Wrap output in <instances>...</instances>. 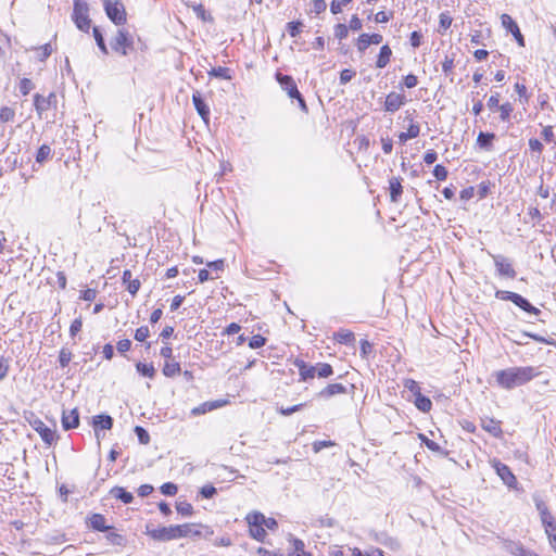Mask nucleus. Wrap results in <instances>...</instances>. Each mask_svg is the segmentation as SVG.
Wrapping results in <instances>:
<instances>
[{
    "label": "nucleus",
    "mask_w": 556,
    "mask_h": 556,
    "mask_svg": "<svg viewBox=\"0 0 556 556\" xmlns=\"http://www.w3.org/2000/svg\"><path fill=\"white\" fill-rule=\"evenodd\" d=\"M482 428L493 434L494 437H498L502 433V429L500 422L494 419H488L482 421Z\"/></svg>",
    "instance_id": "c756f323"
},
{
    "label": "nucleus",
    "mask_w": 556,
    "mask_h": 556,
    "mask_svg": "<svg viewBox=\"0 0 556 556\" xmlns=\"http://www.w3.org/2000/svg\"><path fill=\"white\" fill-rule=\"evenodd\" d=\"M138 372L142 376L153 378L155 375V368L152 364L138 363L136 365Z\"/></svg>",
    "instance_id": "4c0bfd02"
},
{
    "label": "nucleus",
    "mask_w": 556,
    "mask_h": 556,
    "mask_svg": "<svg viewBox=\"0 0 556 556\" xmlns=\"http://www.w3.org/2000/svg\"><path fill=\"white\" fill-rule=\"evenodd\" d=\"M501 21H502V25L509 31L513 34V36L515 37V39L517 40L518 45L520 47H525V38L522 36V34L520 33V29L517 25V23L511 18L510 15L508 14H503L501 16Z\"/></svg>",
    "instance_id": "9d476101"
},
{
    "label": "nucleus",
    "mask_w": 556,
    "mask_h": 556,
    "mask_svg": "<svg viewBox=\"0 0 556 556\" xmlns=\"http://www.w3.org/2000/svg\"><path fill=\"white\" fill-rule=\"evenodd\" d=\"M333 339L341 344L352 345L355 341V336L351 330L341 328L333 332Z\"/></svg>",
    "instance_id": "b1692460"
},
{
    "label": "nucleus",
    "mask_w": 556,
    "mask_h": 556,
    "mask_svg": "<svg viewBox=\"0 0 556 556\" xmlns=\"http://www.w3.org/2000/svg\"><path fill=\"white\" fill-rule=\"evenodd\" d=\"M195 527H197V525H194V523L177 525L176 531H177L178 539L188 538V536H192V535L200 536L201 532L199 530H195L194 529Z\"/></svg>",
    "instance_id": "5701e85b"
},
{
    "label": "nucleus",
    "mask_w": 556,
    "mask_h": 556,
    "mask_svg": "<svg viewBox=\"0 0 556 556\" xmlns=\"http://www.w3.org/2000/svg\"><path fill=\"white\" fill-rule=\"evenodd\" d=\"M135 433L138 437V440L141 444H148L150 442V435L146 429L140 426L135 428Z\"/></svg>",
    "instance_id": "3c124183"
},
{
    "label": "nucleus",
    "mask_w": 556,
    "mask_h": 556,
    "mask_svg": "<svg viewBox=\"0 0 556 556\" xmlns=\"http://www.w3.org/2000/svg\"><path fill=\"white\" fill-rule=\"evenodd\" d=\"M372 352V345L367 340L361 341V355L366 358Z\"/></svg>",
    "instance_id": "338daca9"
},
{
    "label": "nucleus",
    "mask_w": 556,
    "mask_h": 556,
    "mask_svg": "<svg viewBox=\"0 0 556 556\" xmlns=\"http://www.w3.org/2000/svg\"><path fill=\"white\" fill-rule=\"evenodd\" d=\"M55 96L53 93H50L49 97H43L39 93H36L34 96V105L39 115H41L43 112L48 111L51 105V99H53Z\"/></svg>",
    "instance_id": "412c9836"
},
{
    "label": "nucleus",
    "mask_w": 556,
    "mask_h": 556,
    "mask_svg": "<svg viewBox=\"0 0 556 556\" xmlns=\"http://www.w3.org/2000/svg\"><path fill=\"white\" fill-rule=\"evenodd\" d=\"M371 45L370 40H369V35L368 34H362L358 39H357V42H356V47L358 49L359 52H365V50Z\"/></svg>",
    "instance_id": "c03bdc74"
},
{
    "label": "nucleus",
    "mask_w": 556,
    "mask_h": 556,
    "mask_svg": "<svg viewBox=\"0 0 556 556\" xmlns=\"http://www.w3.org/2000/svg\"><path fill=\"white\" fill-rule=\"evenodd\" d=\"M292 544L294 548V554L291 556H302L305 552V545L304 542L300 539L292 538Z\"/></svg>",
    "instance_id": "603ef678"
},
{
    "label": "nucleus",
    "mask_w": 556,
    "mask_h": 556,
    "mask_svg": "<svg viewBox=\"0 0 556 556\" xmlns=\"http://www.w3.org/2000/svg\"><path fill=\"white\" fill-rule=\"evenodd\" d=\"M533 501L540 515L548 510L546 503L540 496H533Z\"/></svg>",
    "instance_id": "774afa93"
},
{
    "label": "nucleus",
    "mask_w": 556,
    "mask_h": 556,
    "mask_svg": "<svg viewBox=\"0 0 556 556\" xmlns=\"http://www.w3.org/2000/svg\"><path fill=\"white\" fill-rule=\"evenodd\" d=\"M113 426V419L109 415H98L93 417V428L96 437L99 440V429L110 430Z\"/></svg>",
    "instance_id": "aec40b11"
},
{
    "label": "nucleus",
    "mask_w": 556,
    "mask_h": 556,
    "mask_svg": "<svg viewBox=\"0 0 556 556\" xmlns=\"http://www.w3.org/2000/svg\"><path fill=\"white\" fill-rule=\"evenodd\" d=\"M180 365L177 362H166L163 367V374L166 377H174L180 372Z\"/></svg>",
    "instance_id": "f704fd0d"
},
{
    "label": "nucleus",
    "mask_w": 556,
    "mask_h": 556,
    "mask_svg": "<svg viewBox=\"0 0 556 556\" xmlns=\"http://www.w3.org/2000/svg\"><path fill=\"white\" fill-rule=\"evenodd\" d=\"M277 79L290 98L300 97V91L291 76L277 74Z\"/></svg>",
    "instance_id": "dca6fc26"
},
{
    "label": "nucleus",
    "mask_w": 556,
    "mask_h": 556,
    "mask_svg": "<svg viewBox=\"0 0 556 556\" xmlns=\"http://www.w3.org/2000/svg\"><path fill=\"white\" fill-rule=\"evenodd\" d=\"M15 116V111L12 108L3 106L0 110V121L2 123L12 122Z\"/></svg>",
    "instance_id": "79ce46f5"
},
{
    "label": "nucleus",
    "mask_w": 556,
    "mask_h": 556,
    "mask_svg": "<svg viewBox=\"0 0 556 556\" xmlns=\"http://www.w3.org/2000/svg\"><path fill=\"white\" fill-rule=\"evenodd\" d=\"M316 369H317L318 378H328L329 376H331L333 374V369H332L331 365H329L327 363L316 364Z\"/></svg>",
    "instance_id": "58836bf2"
},
{
    "label": "nucleus",
    "mask_w": 556,
    "mask_h": 556,
    "mask_svg": "<svg viewBox=\"0 0 556 556\" xmlns=\"http://www.w3.org/2000/svg\"><path fill=\"white\" fill-rule=\"evenodd\" d=\"M500 99L501 94L498 92L491 94L486 103L488 108L491 111H496L501 106Z\"/></svg>",
    "instance_id": "13d9d810"
},
{
    "label": "nucleus",
    "mask_w": 556,
    "mask_h": 556,
    "mask_svg": "<svg viewBox=\"0 0 556 556\" xmlns=\"http://www.w3.org/2000/svg\"><path fill=\"white\" fill-rule=\"evenodd\" d=\"M88 526L96 531H108L111 529L110 526H106L105 517L102 514H92L88 518Z\"/></svg>",
    "instance_id": "4be33fe9"
},
{
    "label": "nucleus",
    "mask_w": 556,
    "mask_h": 556,
    "mask_svg": "<svg viewBox=\"0 0 556 556\" xmlns=\"http://www.w3.org/2000/svg\"><path fill=\"white\" fill-rule=\"evenodd\" d=\"M495 468L497 475L501 477V479L507 486L514 488L517 484V479L508 466L497 463L495 465Z\"/></svg>",
    "instance_id": "a211bd4d"
},
{
    "label": "nucleus",
    "mask_w": 556,
    "mask_h": 556,
    "mask_svg": "<svg viewBox=\"0 0 556 556\" xmlns=\"http://www.w3.org/2000/svg\"><path fill=\"white\" fill-rule=\"evenodd\" d=\"M496 111H500V119L502 122H509L514 108L511 103L505 102L501 104Z\"/></svg>",
    "instance_id": "473e14b6"
},
{
    "label": "nucleus",
    "mask_w": 556,
    "mask_h": 556,
    "mask_svg": "<svg viewBox=\"0 0 556 556\" xmlns=\"http://www.w3.org/2000/svg\"><path fill=\"white\" fill-rule=\"evenodd\" d=\"M97 298V291L94 289H86L81 292L79 300L86 302V306H81L80 309H88L91 302Z\"/></svg>",
    "instance_id": "72a5a7b5"
},
{
    "label": "nucleus",
    "mask_w": 556,
    "mask_h": 556,
    "mask_svg": "<svg viewBox=\"0 0 556 556\" xmlns=\"http://www.w3.org/2000/svg\"><path fill=\"white\" fill-rule=\"evenodd\" d=\"M122 281L126 290L131 295H135L141 286L140 280L137 277H134L132 273L129 269L123 271Z\"/></svg>",
    "instance_id": "2eb2a0df"
},
{
    "label": "nucleus",
    "mask_w": 556,
    "mask_h": 556,
    "mask_svg": "<svg viewBox=\"0 0 556 556\" xmlns=\"http://www.w3.org/2000/svg\"><path fill=\"white\" fill-rule=\"evenodd\" d=\"M52 149L49 144H42L36 153V162L43 163L51 157Z\"/></svg>",
    "instance_id": "2f4dec72"
},
{
    "label": "nucleus",
    "mask_w": 556,
    "mask_h": 556,
    "mask_svg": "<svg viewBox=\"0 0 556 556\" xmlns=\"http://www.w3.org/2000/svg\"><path fill=\"white\" fill-rule=\"evenodd\" d=\"M333 445H336V443H334L333 441H330V440H329V441H315V442L313 443V451H314L315 453H318V452H320L323 448H325V447H329V446H333Z\"/></svg>",
    "instance_id": "0e129e2a"
},
{
    "label": "nucleus",
    "mask_w": 556,
    "mask_h": 556,
    "mask_svg": "<svg viewBox=\"0 0 556 556\" xmlns=\"http://www.w3.org/2000/svg\"><path fill=\"white\" fill-rule=\"evenodd\" d=\"M72 359V353L67 349H62L59 354V363L61 367H66Z\"/></svg>",
    "instance_id": "8fccbe9b"
},
{
    "label": "nucleus",
    "mask_w": 556,
    "mask_h": 556,
    "mask_svg": "<svg viewBox=\"0 0 556 556\" xmlns=\"http://www.w3.org/2000/svg\"><path fill=\"white\" fill-rule=\"evenodd\" d=\"M106 540L112 544L116 546H124L126 544V540L122 534H118L116 532H109L106 534Z\"/></svg>",
    "instance_id": "a19ab883"
},
{
    "label": "nucleus",
    "mask_w": 556,
    "mask_h": 556,
    "mask_svg": "<svg viewBox=\"0 0 556 556\" xmlns=\"http://www.w3.org/2000/svg\"><path fill=\"white\" fill-rule=\"evenodd\" d=\"M497 296L502 300L511 301L516 306L523 309L527 313H541L538 308L532 306L527 299L518 293L510 291H498Z\"/></svg>",
    "instance_id": "0eeeda50"
},
{
    "label": "nucleus",
    "mask_w": 556,
    "mask_h": 556,
    "mask_svg": "<svg viewBox=\"0 0 556 556\" xmlns=\"http://www.w3.org/2000/svg\"><path fill=\"white\" fill-rule=\"evenodd\" d=\"M390 198L392 202H397L402 195L403 188L401 185V178L391 177L389 179Z\"/></svg>",
    "instance_id": "393cba45"
},
{
    "label": "nucleus",
    "mask_w": 556,
    "mask_h": 556,
    "mask_svg": "<svg viewBox=\"0 0 556 556\" xmlns=\"http://www.w3.org/2000/svg\"><path fill=\"white\" fill-rule=\"evenodd\" d=\"M495 135L491 132H480L477 138V143L480 148L485 150H491L492 141L494 140Z\"/></svg>",
    "instance_id": "c85d7f7f"
},
{
    "label": "nucleus",
    "mask_w": 556,
    "mask_h": 556,
    "mask_svg": "<svg viewBox=\"0 0 556 556\" xmlns=\"http://www.w3.org/2000/svg\"><path fill=\"white\" fill-rule=\"evenodd\" d=\"M392 50L388 45H384L380 48V52L378 54V59L376 62L377 68H384L391 59Z\"/></svg>",
    "instance_id": "a878e982"
},
{
    "label": "nucleus",
    "mask_w": 556,
    "mask_h": 556,
    "mask_svg": "<svg viewBox=\"0 0 556 556\" xmlns=\"http://www.w3.org/2000/svg\"><path fill=\"white\" fill-rule=\"evenodd\" d=\"M405 103V96L396 92H390L384 102L387 112L394 113Z\"/></svg>",
    "instance_id": "4468645a"
},
{
    "label": "nucleus",
    "mask_w": 556,
    "mask_h": 556,
    "mask_svg": "<svg viewBox=\"0 0 556 556\" xmlns=\"http://www.w3.org/2000/svg\"><path fill=\"white\" fill-rule=\"evenodd\" d=\"M110 493L114 498L121 500L124 504H129L134 500L132 494L130 492H127L124 488H121V486H114L110 491Z\"/></svg>",
    "instance_id": "bb28decb"
},
{
    "label": "nucleus",
    "mask_w": 556,
    "mask_h": 556,
    "mask_svg": "<svg viewBox=\"0 0 556 556\" xmlns=\"http://www.w3.org/2000/svg\"><path fill=\"white\" fill-rule=\"evenodd\" d=\"M88 12L89 8L87 2L81 0H74L72 17L77 28L85 33L89 31L91 25Z\"/></svg>",
    "instance_id": "7ed1b4c3"
},
{
    "label": "nucleus",
    "mask_w": 556,
    "mask_h": 556,
    "mask_svg": "<svg viewBox=\"0 0 556 556\" xmlns=\"http://www.w3.org/2000/svg\"><path fill=\"white\" fill-rule=\"evenodd\" d=\"M489 254L492 256L500 276H504L510 279L516 277L517 273L514 269L511 262L507 257L503 255H493L491 253Z\"/></svg>",
    "instance_id": "6e6552de"
},
{
    "label": "nucleus",
    "mask_w": 556,
    "mask_h": 556,
    "mask_svg": "<svg viewBox=\"0 0 556 556\" xmlns=\"http://www.w3.org/2000/svg\"><path fill=\"white\" fill-rule=\"evenodd\" d=\"M327 9V3L325 0H315L313 2L312 12L315 14H320L321 12H325Z\"/></svg>",
    "instance_id": "69168bd1"
},
{
    "label": "nucleus",
    "mask_w": 556,
    "mask_h": 556,
    "mask_svg": "<svg viewBox=\"0 0 556 556\" xmlns=\"http://www.w3.org/2000/svg\"><path fill=\"white\" fill-rule=\"evenodd\" d=\"M208 74H210V76H214V77H217L220 79H226V80L231 79L230 70L228 67H223V66L213 67L208 72Z\"/></svg>",
    "instance_id": "e433bc0d"
},
{
    "label": "nucleus",
    "mask_w": 556,
    "mask_h": 556,
    "mask_svg": "<svg viewBox=\"0 0 556 556\" xmlns=\"http://www.w3.org/2000/svg\"><path fill=\"white\" fill-rule=\"evenodd\" d=\"M229 403L228 400H215V401H207L199 406H195L191 409L190 414L192 416H199L204 415L208 412L215 410L217 408L224 407Z\"/></svg>",
    "instance_id": "1a4fd4ad"
},
{
    "label": "nucleus",
    "mask_w": 556,
    "mask_h": 556,
    "mask_svg": "<svg viewBox=\"0 0 556 556\" xmlns=\"http://www.w3.org/2000/svg\"><path fill=\"white\" fill-rule=\"evenodd\" d=\"M355 76V72L349 68H345L341 71L340 73V83L342 85H345L352 80V78Z\"/></svg>",
    "instance_id": "052dcab7"
},
{
    "label": "nucleus",
    "mask_w": 556,
    "mask_h": 556,
    "mask_svg": "<svg viewBox=\"0 0 556 556\" xmlns=\"http://www.w3.org/2000/svg\"><path fill=\"white\" fill-rule=\"evenodd\" d=\"M420 439H421L422 443H424V444H425L429 450H431V451H433V452H439V451L441 450L440 445H439L437 442H434V441H432V440L428 439L426 435L420 434Z\"/></svg>",
    "instance_id": "e2e57ef3"
},
{
    "label": "nucleus",
    "mask_w": 556,
    "mask_h": 556,
    "mask_svg": "<svg viewBox=\"0 0 556 556\" xmlns=\"http://www.w3.org/2000/svg\"><path fill=\"white\" fill-rule=\"evenodd\" d=\"M302 26H303V24L299 21L298 22H289L287 24L288 34L291 37H296L300 34Z\"/></svg>",
    "instance_id": "09e8293b"
},
{
    "label": "nucleus",
    "mask_w": 556,
    "mask_h": 556,
    "mask_svg": "<svg viewBox=\"0 0 556 556\" xmlns=\"http://www.w3.org/2000/svg\"><path fill=\"white\" fill-rule=\"evenodd\" d=\"M453 18L447 12H442L439 16V33H444L452 25Z\"/></svg>",
    "instance_id": "c9c22d12"
},
{
    "label": "nucleus",
    "mask_w": 556,
    "mask_h": 556,
    "mask_svg": "<svg viewBox=\"0 0 556 556\" xmlns=\"http://www.w3.org/2000/svg\"><path fill=\"white\" fill-rule=\"evenodd\" d=\"M216 488L211 484H206L202 486L200 490L201 495L205 498H212L216 494Z\"/></svg>",
    "instance_id": "680f3d73"
},
{
    "label": "nucleus",
    "mask_w": 556,
    "mask_h": 556,
    "mask_svg": "<svg viewBox=\"0 0 556 556\" xmlns=\"http://www.w3.org/2000/svg\"><path fill=\"white\" fill-rule=\"evenodd\" d=\"M249 525V533L251 538L258 542H264L267 533L264 528V515L260 511H251L245 516Z\"/></svg>",
    "instance_id": "f03ea898"
},
{
    "label": "nucleus",
    "mask_w": 556,
    "mask_h": 556,
    "mask_svg": "<svg viewBox=\"0 0 556 556\" xmlns=\"http://www.w3.org/2000/svg\"><path fill=\"white\" fill-rule=\"evenodd\" d=\"M404 388L412 392L414 396H417L421 393V389L418 382L415 381L414 379H405Z\"/></svg>",
    "instance_id": "37998d69"
},
{
    "label": "nucleus",
    "mask_w": 556,
    "mask_h": 556,
    "mask_svg": "<svg viewBox=\"0 0 556 556\" xmlns=\"http://www.w3.org/2000/svg\"><path fill=\"white\" fill-rule=\"evenodd\" d=\"M35 88L34 83L28 78H22L20 81V91L23 96H27Z\"/></svg>",
    "instance_id": "49530a36"
},
{
    "label": "nucleus",
    "mask_w": 556,
    "mask_h": 556,
    "mask_svg": "<svg viewBox=\"0 0 556 556\" xmlns=\"http://www.w3.org/2000/svg\"><path fill=\"white\" fill-rule=\"evenodd\" d=\"M419 132H420L419 125L416 123H412L408 126L407 131L399 134V140L401 143H405L407 140L418 137Z\"/></svg>",
    "instance_id": "cd10ccee"
},
{
    "label": "nucleus",
    "mask_w": 556,
    "mask_h": 556,
    "mask_svg": "<svg viewBox=\"0 0 556 556\" xmlns=\"http://www.w3.org/2000/svg\"><path fill=\"white\" fill-rule=\"evenodd\" d=\"M104 10L108 17L117 26L126 23V10L119 0H105Z\"/></svg>",
    "instance_id": "39448f33"
},
{
    "label": "nucleus",
    "mask_w": 556,
    "mask_h": 556,
    "mask_svg": "<svg viewBox=\"0 0 556 556\" xmlns=\"http://www.w3.org/2000/svg\"><path fill=\"white\" fill-rule=\"evenodd\" d=\"M346 391V387L343 386L342 383H330L326 386L324 389H321L316 394V397L320 400H328L334 395L345 394Z\"/></svg>",
    "instance_id": "ddd939ff"
},
{
    "label": "nucleus",
    "mask_w": 556,
    "mask_h": 556,
    "mask_svg": "<svg viewBox=\"0 0 556 556\" xmlns=\"http://www.w3.org/2000/svg\"><path fill=\"white\" fill-rule=\"evenodd\" d=\"M536 368L532 366L525 367H510L507 369L498 370L494 372L496 383L506 390L514 389L522 386L536 376H539Z\"/></svg>",
    "instance_id": "f257e3e1"
},
{
    "label": "nucleus",
    "mask_w": 556,
    "mask_h": 556,
    "mask_svg": "<svg viewBox=\"0 0 556 556\" xmlns=\"http://www.w3.org/2000/svg\"><path fill=\"white\" fill-rule=\"evenodd\" d=\"M433 176L438 180L443 181L447 178V169L443 165L438 164L434 166Z\"/></svg>",
    "instance_id": "bf43d9fd"
},
{
    "label": "nucleus",
    "mask_w": 556,
    "mask_h": 556,
    "mask_svg": "<svg viewBox=\"0 0 556 556\" xmlns=\"http://www.w3.org/2000/svg\"><path fill=\"white\" fill-rule=\"evenodd\" d=\"M111 47L115 52L127 55L134 50L132 36L126 29H118L111 42Z\"/></svg>",
    "instance_id": "20e7f679"
},
{
    "label": "nucleus",
    "mask_w": 556,
    "mask_h": 556,
    "mask_svg": "<svg viewBox=\"0 0 556 556\" xmlns=\"http://www.w3.org/2000/svg\"><path fill=\"white\" fill-rule=\"evenodd\" d=\"M515 91L518 93L520 100L523 102V103H527L529 101V97L527 94V88L523 84H520V83H516L515 86Z\"/></svg>",
    "instance_id": "4d7b16f0"
},
{
    "label": "nucleus",
    "mask_w": 556,
    "mask_h": 556,
    "mask_svg": "<svg viewBox=\"0 0 556 556\" xmlns=\"http://www.w3.org/2000/svg\"><path fill=\"white\" fill-rule=\"evenodd\" d=\"M92 33H93V37L96 39V42L99 47V49L104 53V54H108L109 51H108V48H106V45L104 42V38H103V35L100 30L99 27H93L92 29Z\"/></svg>",
    "instance_id": "ea45409f"
},
{
    "label": "nucleus",
    "mask_w": 556,
    "mask_h": 556,
    "mask_svg": "<svg viewBox=\"0 0 556 556\" xmlns=\"http://www.w3.org/2000/svg\"><path fill=\"white\" fill-rule=\"evenodd\" d=\"M34 429L39 433L42 441L48 445H51L56 440L55 431L49 428L41 420H36L34 422Z\"/></svg>",
    "instance_id": "f8f14e48"
},
{
    "label": "nucleus",
    "mask_w": 556,
    "mask_h": 556,
    "mask_svg": "<svg viewBox=\"0 0 556 556\" xmlns=\"http://www.w3.org/2000/svg\"><path fill=\"white\" fill-rule=\"evenodd\" d=\"M265 343H266V339L263 336H261V334L253 336L249 340V346L251 349L262 348Z\"/></svg>",
    "instance_id": "5fc2aeb1"
},
{
    "label": "nucleus",
    "mask_w": 556,
    "mask_h": 556,
    "mask_svg": "<svg viewBox=\"0 0 556 556\" xmlns=\"http://www.w3.org/2000/svg\"><path fill=\"white\" fill-rule=\"evenodd\" d=\"M178 488L175 483L166 482L161 486V492L167 496L176 495Z\"/></svg>",
    "instance_id": "864d4df0"
},
{
    "label": "nucleus",
    "mask_w": 556,
    "mask_h": 556,
    "mask_svg": "<svg viewBox=\"0 0 556 556\" xmlns=\"http://www.w3.org/2000/svg\"><path fill=\"white\" fill-rule=\"evenodd\" d=\"M294 366L299 369L300 380L307 381L317 376L316 365H308L303 359L296 358L294 361Z\"/></svg>",
    "instance_id": "9b49d317"
},
{
    "label": "nucleus",
    "mask_w": 556,
    "mask_h": 556,
    "mask_svg": "<svg viewBox=\"0 0 556 556\" xmlns=\"http://www.w3.org/2000/svg\"><path fill=\"white\" fill-rule=\"evenodd\" d=\"M415 405L419 410L428 413L432 407V402L429 397L420 393L419 395L415 396Z\"/></svg>",
    "instance_id": "7c9ffc66"
},
{
    "label": "nucleus",
    "mask_w": 556,
    "mask_h": 556,
    "mask_svg": "<svg viewBox=\"0 0 556 556\" xmlns=\"http://www.w3.org/2000/svg\"><path fill=\"white\" fill-rule=\"evenodd\" d=\"M352 0H332L330 11L332 14H338L342 11V7L348 5Z\"/></svg>",
    "instance_id": "de8ad7c7"
},
{
    "label": "nucleus",
    "mask_w": 556,
    "mask_h": 556,
    "mask_svg": "<svg viewBox=\"0 0 556 556\" xmlns=\"http://www.w3.org/2000/svg\"><path fill=\"white\" fill-rule=\"evenodd\" d=\"M192 102L198 112V114L202 117L204 122H207L210 116V109L204 102L201 93L199 91L193 92Z\"/></svg>",
    "instance_id": "6ab92c4d"
},
{
    "label": "nucleus",
    "mask_w": 556,
    "mask_h": 556,
    "mask_svg": "<svg viewBox=\"0 0 556 556\" xmlns=\"http://www.w3.org/2000/svg\"><path fill=\"white\" fill-rule=\"evenodd\" d=\"M349 27L345 24H337L334 27V36L342 40L348 37Z\"/></svg>",
    "instance_id": "6e6d98bb"
},
{
    "label": "nucleus",
    "mask_w": 556,
    "mask_h": 556,
    "mask_svg": "<svg viewBox=\"0 0 556 556\" xmlns=\"http://www.w3.org/2000/svg\"><path fill=\"white\" fill-rule=\"evenodd\" d=\"M146 533L151 536L155 541L167 542L172 540H177V531L176 526L168 527H159V528H150L147 526Z\"/></svg>",
    "instance_id": "423d86ee"
},
{
    "label": "nucleus",
    "mask_w": 556,
    "mask_h": 556,
    "mask_svg": "<svg viewBox=\"0 0 556 556\" xmlns=\"http://www.w3.org/2000/svg\"><path fill=\"white\" fill-rule=\"evenodd\" d=\"M79 425V414L77 408L71 410H63L62 414V427L64 430L77 428Z\"/></svg>",
    "instance_id": "f3484780"
},
{
    "label": "nucleus",
    "mask_w": 556,
    "mask_h": 556,
    "mask_svg": "<svg viewBox=\"0 0 556 556\" xmlns=\"http://www.w3.org/2000/svg\"><path fill=\"white\" fill-rule=\"evenodd\" d=\"M176 509L182 516H191L193 513V507L190 503L179 502L176 504Z\"/></svg>",
    "instance_id": "a18cd8bd"
}]
</instances>
